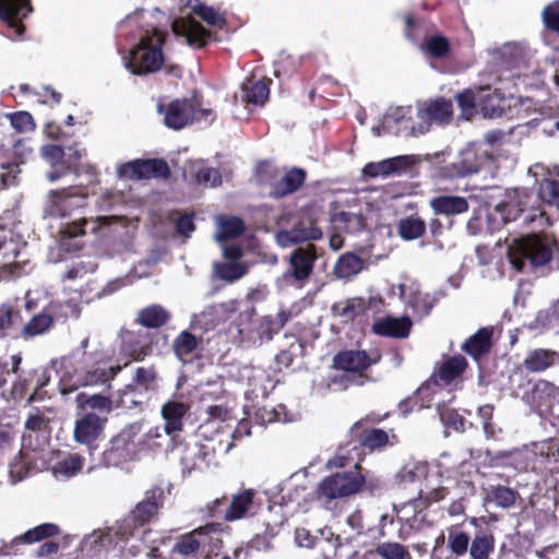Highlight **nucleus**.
<instances>
[{
  "label": "nucleus",
  "mask_w": 559,
  "mask_h": 559,
  "mask_svg": "<svg viewBox=\"0 0 559 559\" xmlns=\"http://www.w3.org/2000/svg\"><path fill=\"white\" fill-rule=\"evenodd\" d=\"M41 156L49 162L51 170L47 173L49 181L53 182L75 170V166L64 160V150L60 145L46 144L40 148Z\"/></svg>",
  "instance_id": "b1692460"
},
{
  "label": "nucleus",
  "mask_w": 559,
  "mask_h": 559,
  "mask_svg": "<svg viewBox=\"0 0 559 559\" xmlns=\"http://www.w3.org/2000/svg\"><path fill=\"white\" fill-rule=\"evenodd\" d=\"M429 205L437 215L454 216L466 213L469 209L464 197L442 194L430 199Z\"/></svg>",
  "instance_id": "c85d7f7f"
},
{
  "label": "nucleus",
  "mask_w": 559,
  "mask_h": 559,
  "mask_svg": "<svg viewBox=\"0 0 559 559\" xmlns=\"http://www.w3.org/2000/svg\"><path fill=\"white\" fill-rule=\"evenodd\" d=\"M490 500L500 508H510L515 503L518 492L504 486L492 487L489 493Z\"/></svg>",
  "instance_id": "6e6d98bb"
},
{
  "label": "nucleus",
  "mask_w": 559,
  "mask_h": 559,
  "mask_svg": "<svg viewBox=\"0 0 559 559\" xmlns=\"http://www.w3.org/2000/svg\"><path fill=\"white\" fill-rule=\"evenodd\" d=\"M164 491L160 488L147 490L145 498L140 501L129 515L134 527H142L148 524L158 513L163 506Z\"/></svg>",
  "instance_id": "6ab92c4d"
},
{
  "label": "nucleus",
  "mask_w": 559,
  "mask_h": 559,
  "mask_svg": "<svg viewBox=\"0 0 559 559\" xmlns=\"http://www.w3.org/2000/svg\"><path fill=\"white\" fill-rule=\"evenodd\" d=\"M559 394V388L552 382L540 379L533 388L525 392L524 400L536 407H549Z\"/></svg>",
  "instance_id": "c756f323"
},
{
  "label": "nucleus",
  "mask_w": 559,
  "mask_h": 559,
  "mask_svg": "<svg viewBox=\"0 0 559 559\" xmlns=\"http://www.w3.org/2000/svg\"><path fill=\"white\" fill-rule=\"evenodd\" d=\"M471 536L467 532L457 527L449 528L448 548L456 558L464 557L468 552Z\"/></svg>",
  "instance_id": "37998d69"
},
{
  "label": "nucleus",
  "mask_w": 559,
  "mask_h": 559,
  "mask_svg": "<svg viewBox=\"0 0 559 559\" xmlns=\"http://www.w3.org/2000/svg\"><path fill=\"white\" fill-rule=\"evenodd\" d=\"M442 423L456 432L465 431L466 419L454 408H445L440 412Z\"/></svg>",
  "instance_id": "680f3d73"
},
{
  "label": "nucleus",
  "mask_w": 559,
  "mask_h": 559,
  "mask_svg": "<svg viewBox=\"0 0 559 559\" xmlns=\"http://www.w3.org/2000/svg\"><path fill=\"white\" fill-rule=\"evenodd\" d=\"M11 126L20 133L34 131L36 128L33 116L28 111H16L8 115Z\"/></svg>",
  "instance_id": "4d7b16f0"
},
{
  "label": "nucleus",
  "mask_w": 559,
  "mask_h": 559,
  "mask_svg": "<svg viewBox=\"0 0 559 559\" xmlns=\"http://www.w3.org/2000/svg\"><path fill=\"white\" fill-rule=\"evenodd\" d=\"M467 368L468 361L463 355H453L440 364L426 384L450 385L452 382L460 379Z\"/></svg>",
  "instance_id": "aec40b11"
},
{
  "label": "nucleus",
  "mask_w": 559,
  "mask_h": 559,
  "mask_svg": "<svg viewBox=\"0 0 559 559\" xmlns=\"http://www.w3.org/2000/svg\"><path fill=\"white\" fill-rule=\"evenodd\" d=\"M423 50L435 59H443L450 53L451 45L444 35L436 34L426 39Z\"/></svg>",
  "instance_id": "c03bdc74"
},
{
  "label": "nucleus",
  "mask_w": 559,
  "mask_h": 559,
  "mask_svg": "<svg viewBox=\"0 0 559 559\" xmlns=\"http://www.w3.org/2000/svg\"><path fill=\"white\" fill-rule=\"evenodd\" d=\"M281 237L290 243H299L307 240H317L322 237V231L316 226L305 227L301 223L293 226L292 229L281 233Z\"/></svg>",
  "instance_id": "79ce46f5"
},
{
  "label": "nucleus",
  "mask_w": 559,
  "mask_h": 559,
  "mask_svg": "<svg viewBox=\"0 0 559 559\" xmlns=\"http://www.w3.org/2000/svg\"><path fill=\"white\" fill-rule=\"evenodd\" d=\"M21 325L20 308L10 301L0 304V340L16 337Z\"/></svg>",
  "instance_id": "7c9ffc66"
},
{
  "label": "nucleus",
  "mask_w": 559,
  "mask_h": 559,
  "mask_svg": "<svg viewBox=\"0 0 559 559\" xmlns=\"http://www.w3.org/2000/svg\"><path fill=\"white\" fill-rule=\"evenodd\" d=\"M436 176L443 180H453L464 178V173L461 171L457 159L455 162L439 166L436 170Z\"/></svg>",
  "instance_id": "774afa93"
},
{
  "label": "nucleus",
  "mask_w": 559,
  "mask_h": 559,
  "mask_svg": "<svg viewBox=\"0 0 559 559\" xmlns=\"http://www.w3.org/2000/svg\"><path fill=\"white\" fill-rule=\"evenodd\" d=\"M545 27L559 35V0L546 5L542 13Z\"/></svg>",
  "instance_id": "bf43d9fd"
},
{
  "label": "nucleus",
  "mask_w": 559,
  "mask_h": 559,
  "mask_svg": "<svg viewBox=\"0 0 559 559\" xmlns=\"http://www.w3.org/2000/svg\"><path fill=\"white\" fill-rule=\"evenodd\" d=\"M228 498L223 496L207 502L204 507V513L211 519H221L225 522V514L227 508Z\"/></svg>",
  "instance_id": "e2e57ef3"
},
{
  "label": "nucleus",
  "mask_w": 559,
  "mask_h": 559,
  "mask_svg": "<svg viewBox=\"0 0 559 559\" xmlns=\"http://www.w3.org/2000/svg\"><path fill=\"white\" fill-rule=\"evenodd\" d=\"M246 226L241 218L230 216L219 221L218 240H229L240 237L245 233Z\"/></svg>",
  "instance_id": "49530a36"
},
{
  "label": "nucleus",
  "mask_w": 559,
  "mask_h": 559,
  "mask_svg": "<svg viewBox=\"0 0 559 559\" xmlns=\"http://www.w3.org/2000/svg\"><path fill=\"white\" fill-rule=\"evenodd\" d=\"M156 379L157 373L153 366L148 368L139 367L135 370L131 384L135 386V390L140 388L144 391H151L155 389Z\"/></svg>",
  "instance_id": "603ef678"
},
{
  "label": "nucleus",
  "mask_w": 559,
  "mask_h": 559,
  "mask_svg": "<svg viewBox=\"0 0 559 559\" xmlns=\"http://www.w3.org/2000/svg\"><path fill=\"white\" fill-rule=\"evenodd\" d=\"M430 507L429 500L426 496V493L423 490H419L418 497L411 499L407 503H405L401 510L396 514L397 521L402 522L404 521V518L401 516V512L406 510L407 508H411L414 513H420L428 509Z\"/></svg>",
  "instance_id": "69168bd1"
},
{
  "label": "nucleus",
  "mask_w": 559,
  "mask_h": 559,
  "mask_svg": "<svg viewBox=\"0 0 559 559\" xmlns=\"http://www.w3.org/2000/svg\"><path fill=\"white\" fill-rule=\"evenodd\" d=\"M492 328H480L461 345V349L474 361L479 362L492 348Z\"/></svg>",
  "instance_id": "393cba45"
},
{
  "label": "nucleus",
  "mask_w": 559,
  "mask_h": 559,
  "mask_svg": "<svg viewBox=\"0 0 559 559\" xmlns=\"http://www.w3.org/2000/svg\"><path fill=\"white\" fill-rule=\"evenodd\" d=\"M271 80H248L242 84V99L247 104L262 106L269 99Z\"/></svg>",
  "instance_id": "72a5a7b5"
},
{
  "label": "nucleus",
  "mask_w": 559,
  "mask_h": 559,
  "mask_svg": "<svg viewBox=\"0 0 559 559\" xmlns=\"http://www.w3.org/2000/svg\"><path fill=\"white\" fill-rule=\"evenodd\" d=\"M278 332L280 331L274 323V318L271 316L261 318L257 325V333L261 341H271Z\"/></svg>",
  "instance_id": "338daca9"
},
{
  "label": "nucleus",
  "mask_w": 559,
  "mask_h": 559,
  "mask_svg": "<svg viewBox=\"0 0 559 559\" xmlns=\"http://www.w3.org/2000/svg\"><path fill=\"white\" fill-rule=\"evenodd\" d=\"M173 31L175 34L185 36L187 43L198 49L204 48L212 35L211 31L191 16L175 20Z\"/></svg>",
  "instance_id": "412c9836"
},
{
  "label": "nucleus",
  "mask_w": 559,
  "mask_h": 559,
  "mask_svg": "<svg viewBox=\"0 0 559 559\" xmlns=\"http://www.w3.org/2000/svg\"><path fill=\"white\" fill-rule=\"evenodd\" d=\"M427 475H428V465L426 463H415L412 466L403 467L399 472L397 477L400 479V483L409 484V483L419 481V480L426 478Z\"/></svg>",
  "instance_id": "864d4df0"
},
{
  "label": "nucleus",
  "mask_w": 559,
  "mask_h": 559,
  "mask_svg": "<svg viewBox=\"0 0 559 559\" xmlns=\"http://www.w3.org/2000/svg\"><path fill=\"white\" fill-rule=\"evenodd\" d=\"M158 112L164 114V123L171 130H181L194 122L211 124L216 119L213 109L202 108L197 96L176 98L167 105L158 104Z\"/></svg>",
  "instance_id": "7ed1b4c3"
},
{
  "label": "nucleus",
  "mask_w": 559,
  "mask_h": 559,
  "mask_svg": "<svg viewBox=\"0 0 559 559\" xmlns=\"http://www.w3.org/2000/svg\"><path fill=\"white\" fill-rule=\"evenodd\" d=\"M194 178L199 185H211V187H218L223 182L221 171L214 167H201L197 169Z\"/></svg>",
  "instance_id": "052dcab7"
},
{
  "label": "nucleus",
  "mask_w": 559,
  "mask_h": 559,
  "mask_svg": "<svg viewBox=\"0 0 559 559\" xmlns=\"http://www.w3.org/2000/svg\"><path fill=\"white\" fill-rule=\"evenodd\" d=\"M362 266L364 261L359 255L347 252L337 259L334 265V273L340 278H349L358 274Z\"/></svg>",
  "instance_id": "58836bf2"
},
{
  "label": "nucleus",
  "mask_w": 559,
  "mask_h": 559,
  "mask_svg": "<svg viewBox=\"0 0 559 559\" xmlns=\"http://www.w3.org/2000/svg\"><path fill=\"white\" fill-rule=\"evenodd\" d=\"M119 356L127 367L132 361H142L153 352L152 334L143 329L136 331L122 329L119 333Z\"/></svg>",
  "instance_id": "6e6552de"
},
{
  "label": "nucleus",
  "mask_w": 559,
  "mask_h": 559,
  "mask_svg": "<svg viewBox=\"0 0 559 559\" xmlns=\"http://www.w3.org/2000/svg\"><path fill=\"white\" fill-rule=\"evenodd\" d=\"M307 171L301 167H290L284 176L271 185L270 197L274 200L284 199L297 192L307 180Z\"/></svg>",
  "instance_id": "4be33fe9"
},
{
  "label": "nucleus",
  "mask_w": 559,
  "mask_h": 559,
  "mask_svg": "<svg viewBox=\"0 0 559 559\" xmlns=\"http://www.w3.org/2000/svg\"><path fill=\"white\" fill-rule=\"evenodd\" d=\"M190 406L179 401H167L162 406V417L165 420L164 431L171 436L183 429V418L189 412Z\"/></svg>",
  "instance_id": "cd10ccee"
},
{
  "label": "nucleus",
  "mask_w": 559,
  "mask_h": 559,
  "mask_svg": "<svg viewBox=\"0 0 559 559\" xmlns=\"http://www.w3.org/2000/svg\"><path fill=\"white\" fill-rule=\"evenodd\" d=\"M493 405L485 404L479 406L477 409V415L483 421V429L487 438H493L496 435L495 425L492 421L493 418Z\"/></svg>",
  "instance_id": "0e129e2a"
},
{
  "label": "nucleus",
  "mask_w": 559,
  "mask_h": 559,
  "mask_svg": "<svg viewBox=\"0 0 559 559\" xmlns=\"http://www.w3.org/2000/svg\"><path fill=\"white\" fill-rule=\"evenodd\" d=\"M192 11L211 26H223L226 24L225 17L218 14L213 7L199 3L192 8Z\"/></svg>",
  "instance_id": "13d9d810"
},
{
  "label": "nucleus",
  "mask_w": 559,
  "mask_h": 559,
  "mask_svg": "<svg viewBox=\"0 0 559 559\" xmlns=\"http://www.w3.org/2000/svg\"><path fill=\"white\" fill-rule=\"evenodd\" d=\"M50 382V373L47 368L40 367L31 369L15 381L11 389V395L14 400H22L26 396L28 391L33 390L32 394L27 397L26 403L33 404L43 401L46 397L44 388Z\"/></svg>",
  "instance_id": "9d476101"
},
{
  "label": "nucleus",
  "mask_w": 559,
  "mask_h": 559,
  "mask_svg": "<svg viewBox=\"0 0 559 559\" xmlns=\"http://www.w3.org/2000/svg\"><path fill=\"white\" fill-rule=\"evenodd\" d=\"M86 224H87V221L85 218H81L78 222H73L71 224H67L61 229V235H62L61 247L66 251H79V250L82 249V245L75 243V245H73V247H71V243L69 241H67L66 239H72V238H76L79 236L85 235V226H86Z\"/></svg>",
  "instance_id": "de8ad7c7"
},
{
  "label": "nucleus",
  "mask_w": 559,
  "mask_h": 559,
  "mask_svg": "<svg viewBox=\"0 0 559 559\" xmlns=\"http://www.w3.org/2000/svg\"><path fill=\"white\" fill-rule=\"evenodd\" d=\"M60 533V528L53 523H44L28 530L22 536L24 543L33 544L43 539L53 537Z\"/></svg>",
  "instance_id": "8fccbe9b"
},
{
  "label": "nucleus",
  "mask_w": 559,
  "mask_h": 559,
  "mask_svg": "<svg viewBox=\"0 0 559 559\" xmlns=\"http://www.w3.org/2000/svg\"><path fill=\"white\" fill-rule=\"evenodd\" d=\"M374 554L382 559H411L412 556L406 546L395 543L385 542L377 545Z\"/></svg>",
  "instance_id": "09e8293b"
},
{
  "label": "nucleus",
  "mask_w": 559,
  "mask_h": 559,
  "mask_svg": "<svg viewBox=\"0 0 559 559\" xmlns=\"http://www.w3.org/2000/svg\"><path fill=\"white\" fill-rule=\"evenodd\" d=\"M202 337H197L188 330L181 331L173 341V352L182 362L188 364L199 357L197 352L202 350Z\"/></svg>",
  "instance_id": "a878e982"
},
{
  "label": "nucleus",
  "mask_w": 559,
  "mask_h": 559,
  "mask_svg": "<svg viewBox=\"0 0 559 559\" xmlns=\"http://www.w3.org/2000/svg\"><path fill=\"white\" fill-rule=\"evenodd\" d=\"M317 259V248L313 243L297 247L289 255V267L284 277H289L302 285L311 276Z\"/></svg>",
  "instance_id": "2eb2a0df"
},
{
  "label": "nucleus",
  "mask_w": 559,
  "mask_h": 559,
  "mask_svg": "<svg viewBox=\"0 0 559 559\" xmlns=\"http://www.w3.org/2000/svg\"><path fill=\"white\" fill-rule=\"evenodd\" d=\"M84 466V457L78 453L70 454L60 460L53 467L55 474L61 475L66 478H71L78 475Z\"/></svg>",
  "instance_id": "a18cd8bd"
},
{
  "label": "nucleus",
  "mask_w": 559,
  "mask_h": 559,
  "mask_svg": "<svg viewBox=\"0 0 559 559\" xmlns=\"http://www.w3.org/2000/svg\"><path fill=\"white\" fill-rule=\"evenodd\" d=\"M380 360L381 354L379 352L368 354L360 349H344L334 355L333 367L337 370L362 376L366 370Z\"/></svg>",
  "instance_id": "4468645a"
},
{
  "label": "nucleus",
  "mask_w": 559,
  "mask_h": 559,
  "mask_svg": "<svg viewBox=\"0 0 559 559\" xmlns=\"http://www.w3.org/2000/svg\"><path fill=\"white\" fill-rule=\"evenodd\" d=\"M556 357L551 349L536 348L527 353L523 366L528 372H542L554 366Z\"/></svg>",
  "instance_id": "f704fd0d"
},
{
  "label": "nucleus",
  "mask_w": 559,
  "mask_h": 559,
  "mask_svg": "<svg viewBox=\"0 0 559 559\" xmlns=\"http://www.w3.org/2000/svg\"><path fill=\"white\" fill-rule=\"evenodd\" d=\"M107 420V416L95 412L83 414L74 424L75 442L86 445L90 451L96 449V441L103 436Z\"/></svg>",
  "instance_id": "f8f14e48"
},
{
  "label": "nucleus",
  "mask_w": 559,
  "mask_h": 559,
  "mask_svg": "<svg viewBox=\"0 0 559 559\" xmlns=\"http://www.w3.org/2000/svg\"><path fill=\"white\" fill-rule=\"evenodd\" d=\"M51 211L61 217L68 216L74 209L86 204L87 193L83 187L71 186L59 190H51Z\"/></svg>",
  "instance_id": "dca6fc26"
},
{
  "label": "nucleus",
  "mask_w": 559,
  "mask_h": 559,
  "mask_svg": "<svg viewBox=\"0 0 559 559\" xmlns=\"http://www.w3.org/2000/svg\"><path fill=\"white\" fill-rule=\"evenodd\" d=\"M333 312L346 322L353 321L365 313L367 306L364 298H350L344 302H337L332 308Z\"/></svg>",
  "instance_id": "a19ab883"
},
{
  "label": "nucleus",
  "mask_w": 559,
  "mask_h": 559,
  "mask_svg": "<svg viewBox=\"0 0 559 559\" xmlns=\"http://www.w3.org/2000/svg\"><path fill=\"white\" fill-rule=\"evenodd\" d=\"M539 198L543 202L559 210V181L544 179L539 186Z\"/></svg>",
  "instance_id": "5fc2aeb1"
},
{
  "label": "nucleus",
  "mask_w": 559,
  "mask_h": 559,
  "mask_svg": "<svg viewBox=\"0 0 559 559\" xmlns=\"http://www.w3.org/2000/svg\"><path fill=\"white\" fill-rule=\"evenodd\" d=\"M396 229L402 239L415 240L425 235L427 225L423 218L409 215L399 221Z\"/></svg>",
  "instance_id": "4c0bfd02"
},
{
  "label": "nucleus",
  "mask_w": 559,
  "mask_h": 559,
  "mask_svg": "<svg viewBox=\"0 0 559 559\" xmlns=\"http://www.w3.org/2000/svg\"><path fill=\"white\" fill-rule=\"evenodd\" d=\"M496 539L491 532L479 531L471 538L468 554L471 559H490L495 551Z\"/></svg>",
  "instance_id": "473e14b6"
},
{
  "label": "nucleus",
  "mask_w": 559,
  "mask_h": 559,
  "mask_svg": "<svg viewBox=\"0 0 559 559\" xmlns=\"http://www.w3.org/2000/svg\"><path fill=\"white\" fill-rule=\"evenodd\" d=\"M258 491L253 488L241 487L236 493L228 499L226 508L225 522H236L255 513V499Z\"/></svg>",
  "instance_id": "a211bd4d"
},
{
  "label": "nucleus",
  "mask_w": 559,
  "mask_h": 559,
  "mask_svg": "<svg viewBox=\"0 0 559 559\" xmlns=\"http://www.w3.org/2000/svg\"><path fill=\"white\" fill-rule=\"evenodd\" d=\"M167 33L153 27L140 37L139 43L130 50L128 69L135 75L158 71L164 63L163 47Z\"/></svg>",
  "instance_id": "f257e3e1"
},
{
  "label": "nucleus",
  "mask_w": 559,
  "mask_h": 559,
  "mask_svg": "<svg viewBox=\"0 0 559 559\" xmlns=\"http://www.w3.org/2000/svg\"><path fill=\"white\" fill-rule=\"evenodd\" d=\"M122 369L121 365L110 367H102L97 365L95 368L84 373L74 371L73 376L63 374L60 379L61 392L70 393L81 386L103 385L109 383Z\"/></svg>",
  "instance_id": "1a4fd4ad"
},
{
  "label": "nucleus",
  "mask_w": 559,
  "mask_h": 559,
  "mask_svg": "<svg viewBox=\"0 0 559 559\" xmlns=\"http://www.w3.org/2000/svg\"><path fill=\"white\" fill-rule=\"evenodd\" d=\"M170 320V313L160 305L153 304L138 312L135 322L146 329H159Z\"/></svg>",
  "instance_id": "2f4dec72"
},
{
  "label": "nucleus",
  "mask_w": 559,
  "mask_h": 559,
  "mask_svg": "<svg viewBox=\"0 0 559 559\" xmlns=\"http://www.w3.org/2000/svg\"><path fill=\"white\" fill-rule=\"evenodd\" d=\"M119 174L132 180H141L150 178L167 179L170 177L171 171L165 159L147 158L134 159L123 164L119 169Z\"/></svg>",
  "instance_id": "ddd939ff"
},
{
  "label": "nucleus",
  "mask_w": 559,
  "mask_h": 559,
  "mask_svg": "<svg viewBox=\"0 0 559 559\" xmlns=\"http://www.w3.org/2000/svg\"><path fill=\"white\" fill-rule=\"evenodd\" d=\"M33 12L31 0H0V20L13 31L15 37L25 32L23 19Z\"/></svg>",
  "instance_id": "f3484780"
},
{
  "label": "nucleus",
  "mask_w": 559,
  "mask_h": 559,
  "mask_svg": "<svg viewBox=\"0 0 559 559\" xmlns=\"http://www.w3.org/2000/svg\"><path fill=\"white\" fill-rule=\"evenodd\" d=\"M141 426L133 423L112 436L102 454V463L107 467H118L132 460L138 453Z\"/></svg>",
  "instance_id": "39448f33"
},
{
  "label": "nucleus",
  "mask_w": 559,
  "mask_h": 559,
  "mask_svg": "<svg viewBox=\"0 0 559 559\" xmlns=\"http://www.w3.org/2000/svg\"><path fill=\"white\" fill-rule=\"evenodd\" d=\"M412 321L408 317L394 318L385 317L372 325V332L380 336L405 338L409 335Z\"/></svg>",
  "instance_id": "bb28decb"
},
{
  "label": "nucleus",
  "mask_w": 559,
  "mask_h": 559,
  "mask_svg": "<svg viewBox=\"0 0 559 559\" xmlns=\"http://www.w3.org/2000/svg\"><path fill=\"white\" fill-rule=\"evenodd\" d=\"M510 263L518 272H523L528 265L532 269L544 266L552 259L551 246L536 235L514 240L509 248Z\"/></svg>",
  "instance_id": "20e7f679"
},
{
  "label": "nucleus",
  "mask_w": 559,
  "mask_h": 559,
  "mask_svg": "<svg viewBox=\"0 0 559 559\" xmlns=\"http://www.w3.org/2000/svg\"><path fill=\"white\" fill-rule=\"evenodd\" d=\"M75 402L78 407L86 412H95L107 416L112 409V401L102 394H87L81 392L76 395Z\"/></svg>",
  "instance_id": "c9c22d12"
},
{
  "label": "nucleus",
  "mask_w": 559,
  "mask_h": 559,
  "mask_svg": "<svg viewBox=\"0 0 559 559\" xmlns=\"http://www.w3.org/2000/svg\"><path fill=\"white\" fill-rule=\"evenodd\" d=\"M418 118L421 122L418 128L412 127L413 134L426 133L432 122L439 124H448L453 118V104L450 99L444 97H437L424 103V106L418 109Z\"/></svg>",
  "instance_id": "9b49d317"
},
{
  "label": "nucleus",
  "mask_w": 559,
  "mask_h": 559,
  "mask_svg": "<svg viewBox=\"0 0 559 559\" xmlns=\"http://www.w3.org/2000/svg\"><path fill=\"white\" fill-rule=\"evenodd\" d=\"M487 159L488 155L486 153L479 154L472 148L462 151L457 157V162L461 171L464 173V177L478 173Z\"/></svg>",
  "instance_id": "ea45409f"
},
{
  "label": "nucleus",
  "mask_w": 559,
  "mask_h": 559,
  "mask_svg": "<svg viewBox=\"0 0 559 559\" xmlns=\"http://www.w3.org/2000/svg\"><path fill=\"white\" fill-rule=\"evenodd\" d=\"M215 271L221 280L228 283H233L243 277L247 274L248 269L246 265L239 262H231L217 263L215 266Z\"/></svg>",
  "instance_id": "3c124183"
},
{
  "label": "nucleus",
  "mask_w": 559,
  "mask_h": 559,
  "mask_svg": "<svg viewBox=\"0 0 559 559\" xmlns=\"http://www.w3.org/2000/svg\"><path fill=\"white\" fill-rule=\"evenodd\" d=\"M383 417L366 416L365 418L356 421L350 428L352 439L357 441L360 447L371 452L382 451L388 445H395L399 443V438L394 433V429L385 431L381 428L368 427V424H379Z\"/></svg>",
  "instance_id": "423d86ee"
},
{
  "label": "nucleus",
  "mask_w": 559,
  "mask_h": 559,
  "mask_svg": "<svg viewBox=\"0 0 559 559\" xmlns=\"http://www.w3.org/2000/svg\"><path fill=\"white\" fill-rule=\"evenodd\" d=\"M229 530V526L221 522H211L199 526L177 537L171 548L173 555H179L187 559H197L198 552L214 551L223 546L222 534Z\"/></svg>",
  "instance_id": "f03ea898"
},
{
  "label": "nucleus",
  "mask_w": 559,
  "mask_h": 559,
  "mask_svg": "<svg viewBox=\"0 0 559 559\" xmlns=\"http://www.w3.org/2000/svg\"><path fill=\"white\" fill-rule=\"evenodd\" d=\"M52 324V316L44 312L33 316L26 323L22 318V325L19 328L17 335L24 338H31L45 333Z\"/></svg>",
  "instance_id": "e433bc0d"
},
{
  "label": "nucleus",
  "mask_w": 559,
  "mask_h": 559,
  "mask_svg": "<svg viewBox=\"0 0 559 559\" xmlns=\"http://www.w3.org/2000/svg\"><path fill=\"white\" fill-rule=\"evenodd\" d=\"M365 481V476L360 473V466L355 464V471L335 473L324 477L318 484L317 493L326 500L348 497L358 492Z\"/></svg>",
  "instance_id": "0eeeda50"
},
{
  "label": "nucleus",
  "mask_w": 559,
  "mask_h": 559,
  "mask_svg": "<svg viewBox=\"0 0 559 559\" xmlns=\"http://www.w3.org/2000/svg\"><path fill=\"white\" fill-rule=\"evenodd\" d=\"M414 163L413 156L409 155H400L378 163L371 162L364 166L362 175L369 178H377L379 176L401 174L411 168Z\"/></svg>",
  "instance_id": "5701e85b"
}]
</instances>
